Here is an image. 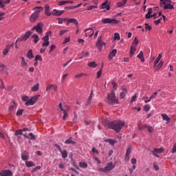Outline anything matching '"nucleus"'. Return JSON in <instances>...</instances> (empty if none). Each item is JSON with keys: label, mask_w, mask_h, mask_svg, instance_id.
Wrapping results in <instances>:
<instances>
[{"label": "nucleus", "mask_w": 176, "mask_h": 176, "mask_svg": "<svg viewBox=\"0 0 176 176\" xmlns=\"http://www.w3.org/2000/svg\"><path fill=\"white\" fill-rule=\"evenodd\" d=\"M126 123L122 121H116L109 123V126L116 131V133H120V131L124 127Z\"/></svg>", "instance_id": "1"}, {"label": "nucleus", "mask_w": 176, "mask_h": 176, "mask_svg": "<svg viewBox=\"0 0 176 176\" xmlns=\"http://www.w3.org/2000/svg\"><path fill=\"white\" fill-rule=\"evenodd\" d=\"M22 101H23L27 107H30V105H34L36 101H38V96H34L32 97L30 99L28 96H23L22 97Z\"/></svg>", "instance_id": "2"}, {"label": "nucleus", "mask_w": 176, "mask_h": 176, "mask_svg": "<svg viewBox=\"0 0 176 176\" xmlns=\"http://www.w3.org/2000/svg\"><path fill=\"white\" fill-rule=\"evenodd\" d=\"M107 100L109 104L111 105H114V104H118V100L116 98V96H115V91H112L107 96Z\"/></svg>", "instance_id": "3"}, {"label": "nucleus", "mask_w": 176, "mask_h": 176, "mask_svg": "<svg viewBox=\"0 0 176 176\" xmlns=\"http://www.w3.org/2000/svg\"><path fill=\"white\" fill-rule=\"evenodd\" d=\"M116 166L113 164V162H109L104 168H99L98 169V171H102V173H108V171H111L113 170V168Z\"/></svg>", "instance_id": "4"}, {"label": "nucleus", "mask_w": 176, "mask_h": 176, "mask_svg": "<svg viewBox=\"0 0 176 176\" xmlns=\"http://www.w3.org/2000/svg\"><path fill=\"white\" fill-rule=\"evenodd\" d=\"M170 2H171V0H160V6H163V5H165L164 7V9L165 10H167L168 9L171 10V9H174V6L171 5Z\"/></svg>", "instance_id": "5"}, {"label": "nucleus", "mask_w": 176, "mask_h": 176, "mask_svg": "<svg viewBox=\"0 0 176 176\" xmlns=\"http://www.w3.org/2000/svg\"><path fill=\"white\" fill-rule=\"evenodd\" d=\"M52 34V32H47L44 37L42 38L43 43L42 44L43 47H47L50 45V41H49V36Z\"/></svg>", "instance_id": "6"}, {"label": "nucleus", "mask_w": 176, "mask_h": 176, "mask_svg": "<svg viewBox=\"0 0 176 176\" xmlns=\"http://www.w3.org/2000/svg\"><path fill=\"white\" fill-rule=\"evenodd\" d=\"M34 30L37 34H43V24H42V23H38L36 26L32 28V31H34Z\"/></svg>", "instance_id": "7"}, {"label": "nucleus", "mask_w": 176, "mask_h": 176, "mask_svg": "<svg viewBox=\"0 0 176 176\" xmlns=\"http://www.w3.org/2000/svg\"><path fill=\"white\" fill-rule=\"evenodd\" d=\"M102 23H103V24L113 25L114 24H118V20H116V19L105 18L102 19Z\"/></svg>", "instance_id": "8"}, {"label": "nucleus", "mask_w": 176, "mask_h": 176, "mask_svg": "<svg viewBox=\"0 0 176 176\" xmlns=\"http://www.w3.org/2000/svg\"><path fill=\"white\" fill-rule=\"evenodd\" d=\"M85 34L87 38H91V36L94 35V30H93L91 28H88L85 30Z\"/></svg>", "instance_id": "9"}, {"label": "nucleus", "mask_w": 176, "mask_h": 176, "mask_svg": "<svg viewBox=\"0 0 176 176\" xmlns=\"http://www.w3.org/2000/svg\"><path fill=\"white\" fill-rule=\"evenodd\" d=\"M1 176H13V173L10 170H4L0 172Z\"/></svg>", "instance_id": "10"}, {"label": "nucleus", "mask_w": 176, "mask_h": 176, "mask_svg": "<svg viewBox=\"0 0 176 176\" xmlns=\"http://www.w3.org/2000/svg\"><path fill=\"white\" fill-rule=\"evenodd\" d=\"M0 72H1V74H5L6 75H8V67H6V65L0 63Z\"/></svg>", "instance_id": "11"}, {"label": "nucleus", "mask_w": 176, "mask_h": 176, "mask_svg": "<svg viewBox=\"0 0 176 176\" xmlns=\"http://www.w3.org/2000/svg\"><path fill=\"white\" fill-rule=\"evenodd\" d=\"M38 17H39V13L38 12H34L30 18V21L31 23H34L35 22V21L36 20V19H38Z\"/></svg>", "instance_id": "12"}, {"label": "nucleus", "mask_w": 176, "mask_h": 176, "mask_svg": "<svg viewBox=\"0 0 176 176\" xmlns=\"http://www.w3.org/2000/svg\"><path fill=\"white\" fill-rule=\"evenodd\" d=\"M164 152V148H154L153 151H151L152 155H155L157 154H160L163 153Z\"/></svg>", "instance_id": "13"}, {"label": "nucleus", "mask_w": 176, "mask_h": 176, "mask_svg": "<svg viewBox=\"0 0 176 176\" xmlns=\"http://www.w3.org/2000/svg\"><path fill=\"white\" fill-rule=\"evenodd\" d=\"M21 159L24 162L30 159V154H28V152L24 151L23 153H22Z\"/></svg>", "instance_id": "14"}, {"label": "nucleus", "mask_w": 176, "mask_h": 176, "mask_svg": "<svg viewBox=\"0 0 176 176\" xmlns=\"http://www.w3.org/2000/svg\"><path fill=\"white\" fill-rule=\"evenodd\" d=\"M130 155H131V148L129 147L126 150L125 160L129 162L130 160Z\"/></svg>", "instance_id": "15"}, {"label": "nucleus", "mask_w": 176, "mask_h": 176, "mask_svg": "<svg viewBox=\"0 0 176 176\" xmlns=\"http://www.w3.org/2000/svg\"><path fill=\"white\" fill-rule=\"evenodd\" d=\"M32 34V32L29 31L27 32L24 36L21 38V41H27V39H28V38H30V36H31V34Z\"/></svg>", "instance_id": "16"}, {"label": "nucleus", "mask_w": 176, "mask_h": 176, "mask_svg": "<svg viewBox=\"0 0 176 176\" xmlns=\"http://www.w3.org/2000/svg\"><path fill=\"white\" fill-rule=\"evenodd\" d=\"M63 13H64V10H54L52 12V14L53 16H61V14H63Z\"/></svg>", "instance_id": "17"}, {"label": "nucleus", "mask_w": 176, "mask_h": 176, "mask_svg": "<svg viewBox=\"0 0 176 176\" xmlns=\"http://www.w3.org/2000/svg\"><path fill=\"white\" fill-rule=\"evenodd\" d=\"M116 53H118V51L116 50H113L109 54V58L112 60V58L116 56Z\"/></svg>", "instance_id": "18"}, {"label": "nucleus", "mask_w": 176, "mask_h": 176, "mask_svg": "<svg viewBox=\"0 0 176 176\" xmlns=\"http://www.w3.org/2000/svg\"><path fill=\"white\" fill-rule=\"evenodd\" d=\"M21 67H23L25 69H27V68H28V65L27 64V63L25 62V59L24 58V57H21Z\"/></svg>", "instance_id": "19"}, {"label": "nucleus", "mask_w": 176, "mask_h": 176, "mask_svg": "<svg viewBox=\"0 0 176 176\" xmlns=\"http://www.w3.org/2000/svg\"><path fill=\"white\" fill-rule=\"evenodd\" d=\"M103 45H105V43L101 42V38H99L96 43V46L98 47L100 52H101V47H102Z\"/></svg>", "instance_id": "20"}, {"label": "nucleus", "mask_w": 176, "mask_h": 176, "mask_svg": "<svg viewBox=\"0 0 176 176\" xmlns=\"http://www.w3.org/2000/svg\"><path fill=\"white\" fill-rule=\"evenodd\" d=\"M130 57H133V56H134V53H135V50H137V48L135 47V46L131 45V48H130Z\"/></svg>", "instance_id": "21"}, {"label": "nucleus", "mask_w": 176, "mask_h": 176, "mask_svg": "<svg viewBox=\"0 0 176 176\" xmlns=\"http://www.w3.org/2000/svg\"><path fill=\"white\" fill-rule=\"evenodd\" d=\"M138 58H140L142 63H145V58H144V52H142V51L140 52L138 55Z\"/></svg>", "instance_id": "22"}, {"label": "nucleus", "mask_w": 176, "mask_h": 176, "mask_svg": "<svg viewBox=\"0 0 176 176\" xmlns=\"http://www.w3.org/2000/svg\"><path fill=\"white\" fill-rule=\"evenodd\" d=\"M32 38L33 39L34 43H38V42H39V36H38L36 34H34L32 36Z\"/></svg>", "instance_id": "23"}, {"label": "nucleus", "mask_w": 176, "mask_h": 176, "mask_svg": "<svg viewBox=\"0 0 176 176\" xmlns=\"http://www.w3.org/2000/svg\"><path fill=\"white\" fill-rule=\"evenodd\" d=\"M26 56L28 57V58H29V60H32V58H34V54L32 52V50H30L28 51V52L26 54Z\"/></svg>", "instance_id": "24"}, {"label": "nucleus", "mask_w": 176, "mask_h": 176, "mask_svg": "<svg viewBox=\"0 0 176 176\" xmlns=\"http://www.w3.org/2000/svg\"><path fill=\"white\" fill-rule=\"evenodd\" d=\"M161 116H162L163 120H166V122H168V123H170V122L171 121V119H170L168 118V116H167V114H166V113H162L161 115Z\"/></svg>", "instance_id": "25"}, {"label": "nucleus", "mask_w": 176, "mask_h": 176, "mask_svg": "<svg viewBox=\"0 0 176 176\" xmlns=\"http://www.w3.org/2000/svg\"><path fill=\"white\" fill-rule=\"evenodd\" d=\"M106 142H109L110 145H111V146H113V145H115V144H116V140H113V139H107L105 140Z\"/></svg>", "instance_id": "26"}, {"label": "nucleus", "mask_w": 176, "mask_h": 176, "mask_svg": "<svg viewBox=\"0 0 176 176\" xmlns=\"http://www.w3.org/2000/svg\"><path fill=\"white\" fill-rule=\"evenodd\" d=\"M25 164L27 167H35L34 162L25 161Z\"/></svg>", "instance_id": "27"}, {"label": "nucleus", "mask_w": 176, "mask_h": 176, "mask_svg": "<svg viewBox=\"0 0 176 176\" xmlns=\"http://www.w3.org/2000/svg\"><path fill=\"white\" fill-rule=\"evenodd\" d=\"M144 129H147L148 133H153V131H155V129H153V126L150 125H146L144 126Z\"/></svg>", "instance_id": "28"}, {"label": "nucleus", "mask_w": 176, "mask_h": 176, "mask_svg": "<svg viewBox=\"0 0 176 176\" xmlns=\"http://www.w3.org/2000/svg\"><path fill=\"white\" fill-rule=\"evenodd\" d=\"M10 50V47L6 46L3 51V56H7V54L9 53Z\"/></svg>", "instance_id": "29"}, {"label": "nucleus", "mask_w": 176, "mask_h": 176, "mask_svg": "<svg viewBox=\"0 0 176 176\" xmlns=\"http://www.w3.org/2000/svg\"><path fill=\"white\" fill-rule=\"evenodd\" d=\"M32 91H38L39 90V82H37L34 86L32 87Z\"/></svg>", "instance_id": "30"}, {"label": "nucleus", "mask_w": 176, "mask_h": 176, "mask_svg": "<svg viewBox=\"0 0 176 176\" xmlns=\"http://www.w3.org/2000/svg\"><path fill=\"white\" fill-rule=\"evenodd\" d=\"M79 166L81 168H87L88 166L87 163L83 162H79Z\"/></svg>", "instance_id": "31"}, {"label": "nucleus", "mask_w": 176, "mask_h": 176, "mask_svg": "<svg viewBox=\"0 0 176 176\" xmlns=\"http://www.w3.org/2000/svg\"><path fill=\"white\" fill-rule=\"evenodd\" d=\"M65 144H72L73 145H75L76 142L75 141L72 140V138H69V139L66 140Z\"/></svg>", "instance_id": "32"}, {"label": "nucleus", "mask_w": 176, "mask_h": 176, "mask_svg": "<svg viewBox=\"0 0 176 176\" xmlns=\"http://www.w3.org/2000/svg\"><path fill=\"white\" fill-rule=\"evenodd\" d=\"M60 153L63 159H67V157H68V153H67V151H61Z\"/></svg>", "instance_id": "33"}, {"label": "nucleus", "mask_w": 176, "mask_h": 176, "mask_svg": "<svg viewBox=\"0 0 176 176\" xmlns=\"http://www.w3.org/2000/svg\"><path fill=\"white\" fill-rule=\"evenodd\" d=\"M83 57H89V52H81V56L80 57V58H83Z\"/></svg>", "instance_id": "34"}, {"label": "nucleus", "mask_w": 176, "mask_h": 176, "mask_svg": "<svg viewBox=\"0 0 176 176\" xmlns=\"http://www.w3.org/2000/svg\"><path fill=\"white\" fill-rule=\"evenodd\" d=\"M88 66L91 68H96V67H97V64H96V62H90L88 63Z\"/></svg>", "instance_id": "35"}, {"label": "nucleus", "mask_w": 176, "mask_h": 176, "mask_svg": "<svg viewBox=\"0 0 176 176\" xmlns=\"http://www.w3.org/2000/svg\"><path fill=\"white\" fill-rule=\"evenodd\" d=\"M34 60L35 61H42L43 58H42V56H41V55L37 54L35 56Z\"/></svg>", "instance_id": "36"}, {"label": "nucleus", "mask_w": 176, "mask_h": 176, "mask_svg": "<svg viewBox=\"0 0 176 176\" xmlns=\"http://www.w3.org/2000/svg\"><path fill=\"white\" fill-rule=\"evenodd\" d=\"M69 23H74V24H78V20L76 19H67Z\"/></svg>", "instance_id": "37"}, {"label": "nucleus", "mask_w": 176, "mask_h": 176, "mask_svg": "<svg viewBox=\"0 0 176 176\" xmlns=\"http://www.w3.org/2000/svg\"><path fill=\"white\" fill-rule=\"evenodd\" d=\"M17 107V104L14 102L10 107V111L12 112L13 111H14V108H16Z\"/></svg>", "instance_id": "38"}, {"label": "nucleus", "mask_w": 176, "mask_h": 176, "mask_svg": "<svg viewBox=\"0 0 176 176\" xmlns=\"http://www.w3.org/2000/svg\"><path fill=\"white\" fill-rule=\"evenodd\" d=\"M144 109L146 112H149V111H151V105L149 104H146L144 107Z\"/></svg>", "instance_id": "39"}, {"label": "nucleus", "mask_w": 176, "mask_h": 176, "mask_svg": "<svg viewBox=\"0 0 176 176\" xmlns=\"http://www.w3.org/2000/svg\"><path fill=\"white\" fill-rule=\"evenodd\" d=\"M135 168H137V166H135V165H133L132 168H129V171L130 174H133V173H134V170H135Z\"/></svg>", "instance_id": "40"}, {"label": "nucleus", "mask_w": 176, "mask_h": 176, "mask_svg": "<svg viewBox=\"0 0 176 176\" xmlns=\"http://www.w3.org/2000/svg\"><path fill=\"white\" fill-rule=\"evenodd\" d=\"M143 100H144V102L146 104H148V102H151V100L152 99L151 98V97L149 98V97L146 96V97L143 98Z\"/></svg>", "instance_id": "41"}, {"label": "nucleus", "mask_w": 176, "mask_h": 176, "mask_svg": "<svg viewBox=\"0 0 176 176\" xmlns=\"http://www.w3.org/2000/svg\"><path fill=\"white\" fill-rule=\"evenodd\" d=\"M114 39L117 41H120V34H119V33H115Z\"/></svg>", "instance_id": "42"}, {"label": "nucleus", "mask_w": 176, "mask_h": 176, "mask_svg": "<svg viewBox=\"0 0 176 176\" xmlns=\"http://www.w3.org/2000/svg\"><path fill=\"white\" fill-rule=\"evenodd\" d=\"M34 9L36 10L35 12L38 13V14L39 13H41V12H42V10H43V8H42V7H36Z\"/></svg>", "instance_id": "43"}, {"label": "nucleus", "mask_w": 176, "mask_h": 176, "mask_svg": "<svg viewBox=\"0 0 176 176\" xmlns=\"http://www.w3.org/2000/svg\"><path fill=\"white\" fill-rule=\"evenodd\" d=\"M23 112H24V109H19L16 111V116H21V115H23Z\"/></svg>", "instance_id": "44"}, {"label": "nucleus", "mask_w": 176, "mask_h": 176, "mask_svg": "<svg viewBox=\"0 0 176 176\" xmlns=\"http://www.w3.org/2000/svg\"><path fill=\"white\" fill-rule=\"evenodd\" d=\"M67 116H68V111L66 110L63 111V120H65L67 119Z\"/></svg>", "instance_id": "45"}, {"label": "nucleus", "mask_w": 176, "mask_h": 176, "mask_svg": "<svg viewBox=\"0 0 176 176\" xmlns=\"http://www.w3.org/2000/svg\"><path fill=\"white\" fill-rule=\"evenodd\" d=\"M164 62L163 60H160L158 65H157V68L155 69H160V68H162L163 67Z\"/></svg>", "instance_id": "46"}, {"label": "nucleus", "mask_w": 176, "mask_h": 176, "mask_svg": "<svg viewBox=\"0 0 176 176\" xmlns=\"http://www.w3.org/2000/svg\"><path fill=\"white\" fill-rule=\"evenodd\" d=\"M156 97H157V91L154 92V93L150 96V98H151V100H155V98H156Z\"/></svg>", "instance_id": "47"}, {"label": "nucleus", "mask_w": 176, "mask_h": 176, "mask_svg": "<svg viewBox=\"0 0 176 176\" xmlns=\"http://www.w3.org/2000/svg\"><path fill=\"white\" fill-rule=\"evenodd\" d=\"M15 135H23V131H21V129L16 130L15 132Z\"/></svg>", "instance_id": "48"}, {"label": "nucleus", "mask_w": 176, "mask_h": 176, "mask_svg": "<svg viewBox=\"0 0 176 176\" xmlns=\"http://www.w3.org/2000/svg\"><path fill=\"white\" fill-rule=\"evenodd\" d=\"M101 75H102V69H100L97 72V78H98V79H100V78H101Z\"/></svg>", "instance_id": "49"}, {"label": "nucleus", "mask_w": 176, "mask_h": 176, "mask_svg": "<svg viewBox=\"0 0 176 176\" xmlns=\"http://www.w3.org/2000/svg\"><path fill=\"white\" fill-rule=\"evenodd\" d=\"M139 43H140V41H138V39H137V37H135V38L133 41V45H135V46H137Z\"/></svg>", "instance_id": "50"}, {"label": "nucleus", "mask_w": 176, "mask_h": 176, "mask_svg": "<svg viewBox=\"0 0 176 176\" xmlns=\"http://www.w3.org/2000/svg\"><path fill=\"white\" fill-rule=\"evenodd\" d=\"M66 3H67V1H58V6H63L64 5H66Z\"/></svg>", "instance_id": "51"}, {"label": "nucleus", "mask_w": 176, "mask_h": 176, "mask_svg": "<svg viewBox=\"0 0 176 176\" xmlns=\"http://www.w3.org/2000/svg\"><path fill=\"white\" fill-rule=\"evenodd\" d=\"M145 29L151 31V30H152V26L149 25L148 23H145Z\"/></svg>", "instance_id": "52"}, {"label": "nucleus", "mask_w": 176, "mask_h": 176, "mask_svg": "<svg viewBox=\"0 0 176 176\" xmlns=\"http://www.w3.org/2000/svg\"><path fill=\"white\" fill-rule=\"evenodd\" d=\"M159 60L158 59H155V62H154V65H153V68H157V64H159Z\"/></svg>", "instance_id": "53"}, {"label": "nucleus", "mask_w": 176, "mask_h": 176, "mask_svg": "<svg viewBox=\"0 0 176 176\" xmlns=\"http://www.w3.org/2000/svg\"><path fill=\"white\" fill-rule=\"evenodd\" d=\"M56 49V45H54V44L50 45V53H52V52H53L54 50Z\"/></svg>", "instance_id": "54"}, {"label": "nucleus", "mask_w": 176, "mask_h": 176, "mask_svg": "<svg viewBox=\"0 0 176 176\" xmlns=\"http://www.w3.org/2000/svg\"><path fill=\"white\" fill-rule=\"evenodd\" d=\"M29 135H30V140H36V137H35V135H34L33 133H29Z\"/></svg>", "instance_id": "55"}, {"label": "nucleus", "mask_w": 176, "mask_h": 176, "mask_svg": "<svg viewBox=\"0 0 176 176\" xmlns=\"http://www.w3.org/2000/svg\"><path fill=\"white\" fill-rule=\"evenodd\" d=\"M91 94H93V91L91 92V95L87 100V104H90L91 102V99L93 98V96H91Z\"/></svg>", "instance_id": "56"}, {"label": "nucleus", "mask_w": 176, "mask_h": 176, "mask_svg": "<svg viewBox=\"0 0 176 176\" xmlns=\"http://www.w3.org/2000/svg\"><path fill=\"white\" fill-rule=\"evenodd\" d=\"M91 152L94 155H98V151H97V149H96V148H93L91 149Z\"/></svg>", "instance_id": "57"}, {"label": "nucleus", "mask_w": 176, "mask_h": 176, "mask_svg": "<svg viewBox=\"0 0 176 176\" xmlns=\"http://www.w3.org/2000/svg\"><path fill=\"white\" fill-rule=\"evenodd\" d=\"M77 42L78 43H81V45H84L85 44V40L82 38H78Z\"/></svg>", "instance_id": "58"}, {"label": "nucleus", "mask_w": 176, "mask_h": 176, "mask_svg": "<svg viewBox=\"0 0 176 176\" xmlns=\"http://www.w3.org/2000/svg\"><path fill=\"white\" fill-rule=\"evenodd\" d=\"M66 32H68V30H60L59 32L60 36H63V35H64V34H65Z\"/></svg>", "instance_id": "59"}, {"label": "nucleus", "mask_w": 176, "mask_h": 176, "mask_svg": "<svg viewBox=\"0 0 176 176\" xmlns=\"http://www.w3.org/2000/svg\"><path fill=\"white\" fill-rule=\"evenodd\" d=\"M96 8H97V6H89L87 7V10H91L93 9H96Z\"/></svg>", "instance_id": "60"}, {"label": "nucleus", "mask_w": 176, "mask_h": 176, "mask_svg": "<svg viewBox=\"0 0 176 176\" xmlns=\"http://www.w3.org/2000/svg\"><path fill=\"white\" fill-rule=\"evenodd\" d=\"M131 162L132 163V164H133V166H135V164H137V159L132 158Z\"/></svg>", "instance_id": "61"}, {"label": "nucleus", "mask_w": 176, "mask_h": 176, "mask_svg": "<svg viewBox=\"0 0 176 176\" xmlns=\"http://www.w3.org/2000/svg\"><path fill=\"white\" fill-rule=\"evenodd\" d=\"M172 153H176V143L173 144V148H172Z\"/></svg>", "instance_id": "62"}, {"label": "nucleus", "mask_w": 176, "mask_h": 176, "mask_svg": "<svg viewBox=\"0 0 176 176\" xmlns=\"http://www.w3.org/2000/svg\"><path fill=\"white\" fill-rule=\"evenodd\" d=\"M45 14L47 16H52V13L50 12V10H45Z\"/></svg>", "instance_id": "63"}, {"label": "nucleus", "mask_w": 176, "mask_h": 176, "mask_svg": "<svg viewBox=\"0 0 176 176\" xmlns=\"http://www.w3.org/2000/svg\"><path fill=\"white\" fill-rule=\"evenodd\" d=\"M85 75V74H76L75 76V78H76L77 79H78V78H82V76H83Z\"/></svg>", "instance_id": "64"}]
</instances>
